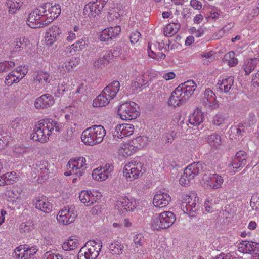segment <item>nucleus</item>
Masks as SVG:
<instances>
[{
    "label": "nucleus",
    "instance_id": "4be33fe9",
    "mask_svg": "<svg viewBox=\"0 0 259 259\" xmlns=\"http://www.w3.org/2000/svg\"><path fill=\"white\" fill-rule=\"evenodd\" d=\"M248 159V155L245 151H239L232 159V165L236 169L242 168L246 164Z\"/></svg>",
    "mask_w": 259,
    "mask_h": 259
},
{
    "label": "nucleus",
    "instance_id": "69168bd1",
    "mask_svg": "<svg viewBox=\"0 0 259 259\" xmlns=\"http://www.w3.org/2000/svg\"><path fill=\"white\" fill-rule=\"evenodd\" d=\"M44 258L46 259H63L61 255L55 254L51 251L46 252L44 254Z\"/></svg>",
    "mask_w": 259,
    "mask_h": 259
},
{
    "label": "nucleus",
    "instance_id": "6e6d98bb",
    "mask_svg": "<svg viewBox=\"0 0 259 259\" xmlns=\"http://www.w3.org/2000/svg\"><path fill=\"white\" fill-rule=\"evenodd\" d=\"M25 245V250H23V253L26 254V257H30L31 256L34 255L38 251V249L35 246H32L29 247L28 245Z\"/></svg>",
    "mask_w": 259,
    "mask_h": 259
},
{
    "label": "nucleus",
    "instance_id": "c756f323",
    "mask_svg": "<svg viewBox=\"0 0 259 259\" xmlns=\"http://www.w3.org/2000/svg\"><path fill=\"white\" fill-rule=\"evenodd\" d=\"M234 84V77L230 76L226 78L223 79L220 83H218L220 90L227 93L230 91Z\"/></svg>",
    "mask_w": 259,
    "mask_h": 259
},
{
    "label": "nucleus",
    "instance_id": "864d4df0",
    "mask_svg": "<svg viewBox=\"0 0 259 259\" xmlns=\"http://www.w3.org/2000/svg\"><path fill=\"white\" fill-rule=\"evenodd\" d=\"M23 250H25V245H20L17 247L14 251V257L16 258H22L26 257V254L23 253Z\"/></svg>",
    "mask_w": 259,
    "mask_h": 259
},
{
    "label": "nucleus",
    "instance_id": "79ce46f5",
    "mask_svg": "<svg viewBox=\"0 0 259 259\" xmlns=\"http://www.w3.org/2000/svg\"><path fill=\"white\" fill-rule=\"evenodd\" d=\"M224 59L230 67L236 66L238 64V60L235 57L233 51H230L224 56Z\"/></svg>",
    "mask_w": 259,
    "mask_h": 259
},
{
    "label": "nucleus",
    "instance_id": "bf43d9fd",
    "mask_svg": "<svg viewBox=\"0 0 259 259\" xmlns=\"http://www.w3.org/2000/svg\"><path fill=\"white\" fill-rule=\"evenodd\" d=\"M187 120L185 121L184 119H182L181 116L180 117L178 121V127L180 128V130L182 131V132L185 131H187L188 130V126H191L189 123H188Z\"/></svg>",
    "mask_w": 259,
    "mask_h": 259
},
{
    "label": "nucleus",
    "instance_id": "a19ab883",
    "mask_svg": "<svg viewBox=\"0 0 259 259\" xmlns=\"http://www.w3.org/2000/svg\"><path fill=\"white\" fill-rule=\"evenodd\" d=\"M73 62V60H70L68 62H64L62 64H60L57 67V71L60 73H61L63 75L65 73L68 72L72 70L73 65L72 62Z\"/></svg>",
    "mask_w": 259,
    "mask_h": 259
},
{
    "label": "nucleus",
    "instance_id": "dca6fc26",
    "mask_svg": "<svg viewBox=\"0 0 259 259\" xmlns=\"http://www.w3.org/2000/svg\"><path fill=\"white\" fill-rule=\"evenodd\" d=\"M256 122L254 115H249L247 121L240 123L237 128V134L239 136H243L244 134L250 133L253 131V126Z\"/></svg>",
    "mask_w": 259,
    "mask_h": 259
},
{
    "label": "nucleus",
    "instance_id": "a878e982",
    "mask_svg": "<svg viewBox=\"0 0 259 259\" xmlns=\"http://www.w3.org/2000/svg\"><path fill=\"white\" fill-rule=\"evenodd\" d=\"M35 207L45 213H49L52 210V204L48 201L46 197H38L33 201Z\"/></svg>",
    "mask_w": 259,
    "mask_h": 259
},
{
    "label": "nucleus",
    "instance_id": "aec40b11",
    "mask_svg": "<svg viewBox=\"0 0 259 259\" xmlns=\"http://www.w3.org/2000/svg\"><path fill=\"white\" fill-rule=\"evenodd\" d=\"M259 247V243L248 241H242L238 244V251L244 253H250L253 255L257 252Z\"/></svg>",
    "mask_w": 259,
    "mask_h": 259
},
{
    "label": "nucleus",
    "instance_id": "7ed1b4c3",
    "mask_svg": "<svg viewBox=\"0 0 259 259\" xmlns=\"http://www.w3.org/2000/svg\"><path fill=\"white\" fill-rule=\"evenodd\" d=\"M106 135V131L101 125H95L82 132L81 139L86 145H94L100 143Z\"/></svg>",
    "mask_w": 259,
    "mask_h": 259
},
{
    "label": "nucleus",
    "instance_id": "bb28decb",
    "mask_svg": "<svg viewBox=\"0 0 259 259\" xmlns=\"http://www.w3.org/2000/svg\"><path fill=\"white\" fill-rule=\"evenodd\" d=\"M189 124L191 126L189 128H194L198 126L203 121V114L202 112L199 110H195L193 113L190 115L188 120Z\"/></svg>",
    "mask_w": 259,
    "mask_h": 259
},
{
    "label": "nucleus",
    "instance_id": "c03bdc74",
    "mask_svg": "<svg viewBox=\"0 0 259 259\" xmlns=\"http://www.w3.org/2000/svg\"><path fill=\"white\" fill-rule=\"evenodd\" d=\"M34 80L39 82H45L46 83H49L50 81V75L46 72L40 71L36 73V74L34 76Z\"/></svg>",
    "mask_w": 259,
    "mask_h": 259
},
{
    "label": "nucleus",
    "instance_id": "e433bc0d",
    "mask_svg": "<svg viewBox=\"0 0 259 259\" xmlns=\"http://www.w3.org/2000/svg\"><path fill=\"white\" fill-rule=\"evenodd\" d=\"M221 13V10L218 8L211 6L208 8V12L205 17L207 21L211 19L215 20L219 17Z\"/></svg>",
    "mask_w": 259,
    "mask_h": 259
},
{
    "label": "nucleus",
    "instance_id": "2f4dec72",
    "mask_svg": "<svg viewBox=\"0 0 259 259\" xmlns=\"http://www.w3.org/2000/svg\"><path fill=\"white\" fill-rule=\"evenodd\" d=\"M258 61V59L256 58L245 60L243 67L246 74L249 75L254 69Z\"/></svg>",
    "mask_w": 259,
    "mask_h": 259
},
{
    "label": "nucleus",
    "instance_id": "774afa93",
    "mask_svg": "<svg viewBox=\"0 0 259 259\" xmlns=\"http://www.w3.org/2000/svg\"><path fill=\"white\" fill-rule=\"evenodd\" d=\"M59 33H46L45 36V40L48 45H51L54 41L55 40L57 35H59Z\"/></svg>",
    "mask_w": 259,
    "mask_h": 259
},
{
    "label": "nucleus",
    "instance_id": "f03ea898",
    "mask_svg": "<svg viewBox=\"0 0 259 259\" xmlns=\"http://www.w3.org/2000/svg\"><path fill=\"white\" fill-rule=\"evenodd\" d=\"M61 127V123L52 119L41 120L35 124L33 132L31 135V139L33 141L45 143L48 141L54 130L57 132H59Z\"/></svg>",
    "mask_w": 259,
    "mask_h": 259
},
{
    "label": "nucleus",
    "instance_id": "a211bd4d",
    "mask_svg": "<svg viewBox=\"0 0 259 259\" xmlns=\"http://www.w3.org/2000/svg\"><path fill=\"white\" fill-rule=\"evenodd\" d=\"M134 131V126L130 124H121L117 125L113 133L114 139H122L133 134Z\"/></svg>",
    "mask_w": 259,
    "mask_h": 259
},
{
    "label": "nucleus",
    "instance_id": "e2e57ef3",
    "mask_svg": "<svg viewBox=\"0 0 259 259\" xmlns=\"http://www.w3.org/2000/svg\"><path fill=\"white\" fill-rule=\"evenodd\" d=\"M204 206L205 207V211L208 212H212L214 211V209H216L215 206L212 202V200H209L208 199H207L205 201Z\"/></svg>",
    "mask_w": 259,
    "mask_h": 259
},
{
    "label": "nucleus",
    "instance_id": "f8f14e48",
    "mask_svg": "<svg viewBox=\"0 0 259 259\" xmlns=\"http://www.w3.org/2000/svg\"><path fill=\"white\" fill-rule=\"evenodd\" d=\"M113 170V166L110 164L107 163L104 166L94 169L92 174V177L98 181H105L111 175Z\"/></svg>",
    "mask_w": 259,
    "mask_h": 259
},
{
    "label": "nucleus",
    "instance_id": "5701e85b",
    "mask_svg": "<svg viewBox=\"0 0 259 259\" xmlns=\"http://www.w3.org/2000/svg\"><path fill=\"white\" fill-rule=\"evenodd\" d=\"M113 56L111 51H103L99 55V58L94 62L95 68H102L107 65Z\"/></svg>",
    "mask_w": 259,
    "mask_h": 259
},
{
    "label": "nucleus",
    "instance_id": "ddd939ff",
    "mask_svg": "<svg viewBox=\"0 0 259 259\" xmlns=\"http://www.w3.org/2000/svg\"><path fill=\"white\" fill-rule=\"evenodd\" d=\"M205 184L213 189L221 187L224 182L223 177L217 174L205 173L202 178Z\"/></svg>",
    "mask_w": 259,
    "mask_h": 259
},
{
    "label": "nucleus",
    "instance_id": "6ab92c4d",
    "mask_svg": "<svg viewBox=\"0 0 259 259\" xmlns=\"http://www.w3.org/2000/svg\"><path fill=\"white\" fill-rule=\"evenodd\" d=\"M55 100L53 97L49 94H45L37 98L34 102L36 109H47L54 104Z\"/></svg>",
    "mask_w": 259,
    "mask_h": 259
},
{
    "label": "nucleus",
    "instance_id": "412c9836",
    "mask_svg": "<svg viewBox=\"0 0 259 259\" xmlns=\"http://www.w3.org/2000/svg\"><path fill=\"white\" fill-rule=\"evenodd\" d=\"M202 101L204 104L212 109H217L219 107L215 95L210 88H207L205 90Z\"/></svg>",
    "mask_w": 259,
    "mask_h": 259
},
{
    "label": "nucleus",
    "instance_id": "9d476101",
    "mask_svg": "<svg viewBox=\"0 0 259 259\" xmlns=\"http://www.w3.org/2000/svg\"><path fill=\"white\" fill-rule=\"evenodd\" d=\"M198 200L199 198L195 193H192L190 195H186L183 198L181 209L190 217H194L199 206Z\"/></svg>",
    "mask_w": 259,
    "mask_h": 259
},
{
    "label": "nucleus",
    "instance_id": "39448f33",
    "mask_svg": "<svg viewBox=\"0 0 259 259\" xmlns=\"http://www.w3.org/2000/svg\"><path fill=\"white\" fill-rule=\"evenodd\" d=\"M102 247V242L90 240L79 250L78 259H96L99 254Z\"/></svg>",
    "mask_w": 259,
    "mask_h": 259
},
{
    "label": "nucleus",
    "instance_id": "c9c22d12",
    "mask_svg": "<svg viewBox=\"0 0 259 259\" xmlns=\"http://www.w3.org/2000/svg\"><path fill=\"white\" fill-rule=\"evenodd\" d=\"M207 142L212 147L217 148L222 144L221 137L216 133H212L208 136Z\"/></svg>",
    "mask_w": 259,
    "mask_h": 259
},
{
    "label": "nucleus",
    "instance_id": "20e7f679",
    "mask_svg": "<svg viewBox=\"0 0 259 259\" xmlns=\"http://www.w3.org/2000/svg\"><path fill=\"white\" fill-rule=\"evenodd\" d=\"M144 164L140 162L139 158H136L126 164L123 169L124 175L130 181L138 179L145 172Z\"/></svg>",
    "mask_w": 259,
    "mask_h": 259
},
{
    "label": "nucleus",
    "instance_id": "393cba45",
    "mask_svg": "<svg viewBox=\"0 0 259 259\" xmlns=\"http://www.w3.org/2000/svg\"><path fill=\"white\" fill-rule=\"evenodd\" d=\"M178 87L188 99L193 94L197 85L193 80H189L181 83Z\"/></svg>",
    "mask_w": 259,
    "mask_h": 259
},
{
    "label": "nucleus",
    "instance_id": "72a5a7b5",
    "mask_svg": "<svg viewBox=\"0 0 259 259\" xmlns=\"http://www.w3.org/2000/svg\"><path fill=\"white\" fill-rule=\"evenodd\" d=\"M22 78V77L18 74L17 71L13 70L6 77L5 82L8 85H11L14 83L18 82Z\"/></svg>",
    "mask_w": 259,
    "mask_h": 259
},
{
    "label": "nucleus",
    "instance_id": "6e6552de",
    "mask_svg": "<svg viewBox=\"0 0 259 259\" xmlns=\"http://www.w3.org/2000/svg\"><path fill=\"white\" fill-rule=\"evenodd\" d=\"M85 163L86 159L83 157L70 159L67 165V171L64 173V175L67 176L72 175L79 177L82 176L87 168Z\"/></svg>",
    "mask_w": 259,
    "mask_h": 259
},
{
    "label": "nucleus",
    "instance_id": "338daca9",
    "mask_svg": "<svg viewBox=\"0 0 259 259\" xmlns=\"http://www.w3.org/2000/svg\"><path fill=\"white\" fill-rule=\"evenodd\" d=\"M14 71H17L18 74H20V76L23 78L28 72V66L26 65L19 66L16 69H14Z\"/></svg>",
    "mask_w": 259,
    "mask_h": 259
},
{
    "label": "nucleus",
    "instance_id": "680f3d73",
    "mask_svg": "<svg viewBox=\"0 0 259 259\" xmlns=\"http://www.w3.org/2000/svg\"><path fill=\"white\" fill-rule=\"evenodd\" d=\"M107 1L108 0H96V2H93L98 13L101 11Z\"/></svg>",
    "mask_w": 259,
    "mask_h": 259
},
{
    "label": "nucleus",
    "instance_id": "4468645a",
    "mask_svg": "<svg viewBox=\"0 0 259 259\" xmlns=\"http://www.w3.org/2000/svg\"><path fill=\"white\" fill-rule=\"evenodd\" d=\"M170 201V196L163 189L156 192L153 200V203L157 207L163 208L168 205Z\"/></svg>",
    "mask_w": 259,
    "mask_h": 259
},
{
    "label": "nucleus",
    "instance_id": "f3484780",
    "mask_svg": "<svg viewBox=\"0 0 259 259\" xmlns=\"http://www.w3.org/2000/svg\"><path fill=\"white\" fill-rule=\"evenodd\" d=\"M187 100V98L184 95L183 93H182L180 89L177 87L171 93L167 104L168 106L176 107L182 105L185 103Z\"/></svg>",
    "mask_w": 259,
    "mask_h": 259
},
{
    "label": "nucleus",
    "instance_id": "a18cd8bd",
    "mask_svg": "<svg viewBox=\"0 0 259 259\" xmlns=\"http://www.w3.org/2000/svg\"><path fill=\"white\" fill-rule=\"evenodd\" d=\"M6 185L13 184L16 181L17 179L16 173L14 171L11 172H7L2 175Z\"/></svg>",
    "mask_w": 259,
    "mask_h": 259
},
{
    "label": "nucleus",
    "instance_id": "9b49d317",
    "mask_svg": "<svg viewBox=\"0 0 259 259\" xmlns=\"http://www.w3.org/2000/svg\"><path fill=\"white\" fill-rule=\"evenodd\" d=\"M77 215L74 206H67L59 211L57 219L59 223L67 225L74 222Z\"/></svg>",
    "mask_w": 259,
    "mask_h": 259
},
{
    "label": "nucleus",
    "instance_id": "37998d69",
    "mask_svg": "<svg viewBox=\"0 0 259 259\" xmlns=\"http://www.w3.org/2000/svg\"><path fill=\"white\" fill-rule=\"evenodd\" d=\"M135 147L130 143L124 144L120 149V152L125 157L128 156L135 153Z\"/></svg>",
    "mask_w": 259,
    "mask_h": 259
},
{
    "label": "nucleus",
    "instance_id": "de8ad7c7",
    "mask_svg": "<svg viewBox=\"0 0 259 259\" xmlns=\"http://www.w3.org/2000/svg\"><path fill=\"white\" fill-rule=\"evenodd\" d=\"M28 152V148L20 144H16L13 148V152L16 156L21 155Z\"/></svg>",
    "mask_w": 259,
    "mask_h": 259
},
{
    "label": "nucleus",
    "instance_id": "c85d7f7f",
    "mask_svg": "<svg viewBox=\"0 0 259 259\" xmlns=\"http://www.w3.org/2000/svg\"><path fill=\"white\" fill-rule=\"evenodd\" d=\"M120 83L118 81H113L106 87L103 91L112 99L116 96L120 89Z\"/></svg>",
    "mask_w": 259,
    "mask_h": 259
},
{
    "label": "nucleus",
    "instance_id": "603ef678",
    "mask_svg": "<svg viewBox=\"0 0 259 259\" xmlns=\"http://www.w3.org/2000/svg\"><path fill=\"white\" fill-rule=\"evenodd\" d=\"M180 28L179 23H170L164 29V32H178Z\"/></svg>",
    "mask_w": 259,
    "mask_h": 259
},
{
    "label": "nucleus",
    "instance_id": "0e129e2a",
    "mask_svg": "<svg viewBox=\"0 0 259 259\" xmlns=\"http://www.w3.org/2000/svg\"><path fill=\"white\" fill-rule=\"evenodd\" d=\"M148 74L146 73L138 76L136 78V82L139 85L145 84L148 81Z\"/></svg>",
    "mask_w": 259,
    "mask_h": 259
},
{
    "label": "nucleus",
    "instance_id": "1a4fd4ad",
    "mask_svg": "<svg viewBox=\"0 0 259 259\" xmlns=\"http://www.w3.org/2000/svg\"><path fill=\"white\" fill-rule=\"evenodd\" d=\"M138 108V105L135 102H125L118 107V114L122 120H131L139 115Z\"/></svg>",
    "mask_w": 259,
    "mask_h": 259
},
{
    "label": "nucleus",
    "instance_id": "cd10ccee",
    "mask_svg": "<svg viewBox=\"0 0 259 259\" xmlns=\"http://www.w3.org/2000/svg\"><path fill=\"white\" fill-rule=\"evenodd\" d=\"M112 99L103 90L101 93L93 101L94 107H104L108 105Z\"/></svg>",
    "mask_w": 259,
    "mask_h": 259
},
{
    "label": "nucleus",
    "instance_id": "58836bf2",
    "mask_svg": "<svg viewBox=\"0 0 259 259\" xmlns=\"http://www.w3.org/2000/svg\"><path fill=\"white\" fill-rule=\"evenodd\" d=\"M124 248L123 245L119 242L112 243L109 246V249L110 252L113 254H122Z\"/></svg>",
    "mask_w": 259,
    "mask_h": 259
},
{
    "label": "nucleus",
    "instance_id": "f257e3e1",
    "mask_svg": "<svg viewBox=\"0 0 259 259\" xmlns=\"http://www.w3.org/2000/svg\"><path fill=\"white\" fill-rule=\"evenodd\" d=\"M61 12L59 4H46L38 7L29 14L27 24L31 28H38L50 23L57 18Z\"/></svg>",
    "mask_w": 259,
    "mask_h": 259
},
{
    "label": "nucleus",
    "instance_id": "ea45409f",
    "mask_svg": "<svg viewBox=\"0 0 259 259\" xmlns=\"http://www.w3.org/2000/svg\"><path fill=\"white\" fill-rule=\"evenodd\" d=\"M147 141V139L146 137L138 136L133 139L131 142V144H132V146L135 147V149H140L146 145Z\"/></svg>",
    "mask_w": 259,
    "mask_h": 259
},
{
    "label": "nucleus",
    "instance_id": "423d86ee",
    "mask_svg": "<svg viewBox=\"0 0 259 259\" xmlns=\"http://www.w3.org/2000/svg\"><path fill=\"white\" fill-rule=\"evenodd\" d=\"M175 214L171 211H164L158 217H153L151 221L152 227L154 230H160L170 227L176 221Z\"/></svg>",
    "mask_w": 259,
    "mask_h": 259
},
{
    "label": "nucleus",
    "instance_id": "3c124183",
    "mask_svg": "<svg viewBox=\"0 0 259 259\" xmlns=\"http://www.w3.org/2000/svg\"><path fill=\"white\" fill-rule=\"evenodd\" d=\"M22 122V119L21 117L16 118L10 123V128H12L16 133L19 132Z\"/></svg>",
    "mask_w": 259,
    "mask_h": 259
},
{
    "label": "nucleus",
    "instance_id": "4c0bfd02",
    "mask_svg": "<svg viewBox=\"0 0 259 259\" xmlns=\"http://www.w3.org/2000/svg\"><path fill=\"white\" fill-rule=\"evenodd\" d=\"M228 117L222 112H219L212 118V123L217 126H220L228 121Z\"/></svg>",
    "mask_w": 259,
    "mask_h": 259
},
{
    "label": "nucleus",
    "instance_id": "052dcab7",
    "mask_svg": "<svg viewBox=\"0 0 259 259\" xmlns=\"http://www.w3.org/2000/svg\"><path fill=\"white\" fill-rule=\"evenodd\" d=\"M85 87L83 83H80L77 89L75 90V93L73 92V95L76 94V97L77 98H80L84 93L85 91Z\"/></svg>",
    "mask_w": 259,
    "mask_h": 259
},
{
    "label": "nucleus",
    "instance_id": "49530a36",
    "mask_svg": "<svg viewBox=\"0 0 259 259\" xmlns=\"http://www.w3.org/2000/svg\"><path fill=\"white\" fill-rule=\"evenodd\" d=\"M5 5L7 8L9 9V13L11 14L15 13L20 8L19 3L14 2L12 0H7Z\"/></svg>",
    "mask_w": 259,
    "mask_h": 259
},
{
    "label": "nucleus",
    "instance_id": "7c9ffc66",
    "mask_svg": "<svg viewBox=\"0 0 259 259\" xmlns=\"http://www.w3.org/2000/svg\"><path fill=\"white\" fill-rule=\"evenodd\" d=\"M79 197L81 202L87 206H90L96 201L94 195L85 190L80 192Z\"/></svg>",
    "mask_w": 259,
    "mask_h": 259
},
{
    "label": "nucleus",
    "instance_id": "f704fd0d",
    "mask_svg": "<svg viewBox=\"0 0 259 259\" xmlns=\"http://www.w3.org/2000/svg\"><path fill=\"white\" fill-rule=\"evenodd\" d=\"M165 44L162 40L161 42H155L153 44L148 43V53L149 56L151 54H154L158 51H161L164 47Z\"/></svg>",
    "mask_w": 259,
    "mask_h": 259
},
{
    "label": "nucleus",
    "instance_id": "473e14b6",
    "mask_svg": "<svg viewBox=\"0 0 259 259\" xmlns=\"http://www.w3.org/2000/svg\"><path fill=\"white\" fill-rule=\"evenodd\" d=\"M78 240L73 236H71L69 240L63 243L62 247L65 251L73 250L78 247Z\"/></svg>",
    "mask_w": 259,
    "mask_h": 259
},
{
    "label": "nucleus",
    "instance_id": "4d7b16f0",
    "mask_svg": "<svg viewBox=\"0 0 259 259\" xmlns=\"http://www.w3.org/2000/svg\"><path fill=\"white\" fill-rule=\"evenodd\" d=\"M10 136L5 132H0V146L4 147L6 146L9 142Z\"/></svg>",
    "mask_w": 259,
    "mask_h": 259
},
{
    "label": "nucleus",
    "instance_id": "2eb2a0df",
    "mask_svg": "<svg viewBox=\"0 0 259 259\" xmlns=\"http://www.w3.org/2000/svg\"><path fill=\"white\" fill-rule=\"evenodd\" d=\"M55 168L53 164L49 163L46 160H42L36 163L35 168L42 179H46L49 176L53 174Z\"/></svg>",
    "mask_w": 259,
    "mask_h": 259
},
{
    "label": "nucleus",
    "instance_id": "13d9d810",
    "mask_svg": "<svg viewBox=\"0 0 259 259\" xmlns=\"http://www.w3.org/2000/svg\"><path fill=\"white\" fill-rule=\"evenodd\" d=\"M118 33H100L99 38L102 41L108 42L115 38Z\"/></svg>",
    "mask_w": 259,
    "mask_h": 259
},
{
    "label": "nucleus",
    "instance_id": "09e8293b",
    "mask_svg": "<svg viewBox=\"0 0 259 259\" xmlns=\"http://www.w3.org/2000/svg\"><path fill=\"white\" fill-rule=\"evenodd\" d=\"M214 52L212 51L208 52L200 53L198 55L199 57L205 58V59L203 60V62L206 64L210 63L214 60Z\"/></svg>",
    "mask_w": 259,
    "mask_h": 259
},
{
    "label": "nucleus",
    "instance_id": "5fc2aeb1",
    "mask_svg": "<svg viewBox=\"0 0 259 259\" xmlns=\"http://www.w3.org/2000/svg\"><path fill=\"white\" fill-rule=\"evenodd\" d=\"M134 242L136 247H141L145 242V239L142 234H138L134 237Z\"/></svg>",
    "mask_w": 259,
    "mask_h": 259
},
{
    "label": "nucleus",
    "instance_id": "8fccbe9b",
    "mask_svg": "<svg viewBox=\"0 0 259 259\" xmlns=\"http://www.w3.org/2000/svg\"><path fill=\"white\" fill-rule=\"evenodd\" d=\"M34 229L32 222L27 221L22 223L19 226V230L21 233H28Z\"/></svg>",
    "mask_w": 259,
    "mask_h": 259
},
{
    "label": "nucleus",
    "instance_id": "0eeeda50",
    "mask_svg": "<svg viewBox=\"0 0 259 259\" xmlns=\"http://www.w3.org/2000/svg\"><path fill=\"white\" fill-rule=\"evenodd\" d=\"M203 166L200 162H195L189 165L184 170L183 175L180 179V184L186 187L189 185L190 181L194 179L203 170Z\"/></svg>",
    "mask_w": 259,
    "mask_h": 259
},
{
    "label": "nucleus",
    "instance_id": "b1692460",
    "mask_svg": "<svg viewBox=\"0 0 259 259\" xmlns=\"http://www.w3.org/2000/svg\"><path fill=\"white\" fill-rule=\"evenodd\" d=\"M116 205L122 211H132L136 207V203L133 198L130 199L126 196L120 197L117 201Z\"/></svg>",
    "mask_w": 259,
    "mask_h": 259
}]
</instances>
